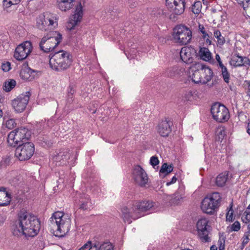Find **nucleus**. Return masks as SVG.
I'll use <instances>...</instances> for the list:
<instances>
[{
    "label": "nucleus",
    "mask_w": 250,
    "mask_h": 250,
    "mask_svg": "<svg viewBox=\"0 0 250 250\" xmlns=\"http://www.w3.org/2000/svg\"><path fill=\"white\" fill-rule=\"evenodd\" d=\"M31 95L30 92L27 91L12 101L11 104L16 112H21L25 110Z\"/></svg>",
    "instance_id": "4468645a"
},
{
    "label": "nucleus",
    "mask_w": 250,
    "mask_h": 250,
    "mask_svg": "<svg viewBox=\"0 0 250 250\" xmlns=\"http://www.w3.org/2000/svg\"><path fill=\"white\" fill-rule=\"evenodd\" d=\"M15 121L14 119H10L6 122V127L10 129L13 128L16 126Z\"/></svg>",
    "instance_id": "a19ab883"
},
{
    "label": "nucleus",
    "mask_w": 250,
    "mask_h": 250,
    "mask_svg": "<svg viewBox=\"0 0 250 250\" xmlns=\"http://www.w3.org/2000/svg\"><path fill=\"white\" fill-rule=\"evenodd\" d=\"M172 123L167 120L162 121L158 126V132L163 137H167L171 131Z\"/></svg>",
    "instance_id": "4be33fe9"
},
{
    "label": "nucleus",
    "mask_w": 250,
    "mask_h": 250,
    "mask_svg": "<svg viewBox=\"0 0 250 250\" xmlns=\"http://www.w3.org/2000/svg\"><path fill=\"white\" fill-rule=\"evenodd\" d=\"M75 92L74 85L70 84L67 90V101L68 103H72L73 102V96Z\"/></svg>",
    "instance_id": "f704fd0d"
},
{
    "label": "nucleus",
    "mask_w": 250,
    "mask_h": 250,
    "mask_svg": "<svg viewBox=\"0 0 250 250\" xmlns=\"http://www.w3.org/2000/svg\"><path fill=\"white\" fill-rule=\"evenodd\" d=\"M242 220L243 223L247 224L250 223V211L247 212V209L243 213L242 217Z\"/></svg>",
    "instance_id": "58836bf2"
},
{
    "label": "nucleus",
    "mask_w": 250,
    "mask_h": 250,
    "mask_svg": "<svg viewBox=\"0 0 250 250\" xmlns=\"http://www.w3.org/2000/svg\"><path fill=\"white\" fill-rule=\"evenodd\" d=\"M132 176L136 183L140 187H145L148 183V178L146 172L139 165L134 168Z\"/></svg>",
    "instance_id": "f3484780"
},
{
    "label": "nucleus",
    "mask_w": 250,
    "mask_h": 250,
    "mask_svg": "<svg viewBox=\"0 0 250 250\" xmlns=\"http://www.w3.org/2000/svg\"><path fill=\"white\" fill-rule=\"evenodd\" d=\"M199 30L203 34V38L206 39V38L208 37V34L206 32L204 26L202 24H199Z\"/></svg>",
    "instance_id": "c03bdc74"
},
{
    "label": "nucleus",
    "mask_w": 250,
    "mask_h": 250,
    "mask_svg": "<svg viewBox=\"0 0 250 250\" xmlns=\"http://www.w3.org/2000/svg\"><path fill=\"white\" fill-rule=\"evenodd\" d=\"M75 0H57V5L62 11L70 10L74 6Z\"/></svg>",
    "instance_id": "b1692460"
},
{
    "label": "nucleus",
    "mask_w": 250,
    "mask_h": 250,
    "mask_svg": "<svg viewBox=\"0 0 250 250\" xmlns=\"http://www.w3.org/2000/svg\"><path fill=\"white\" fill-rule=\"evenodd\" d=\"M69 153L67 151H63L60 152L57 155L54 156L53 160L57 162H61L62 160V162H61V164H64L63 162L69 159Z\"/></svg>",
    "instance_id": "c756f323"
},
{
    "label": "nucleus",
    "mask_w": 250,
    "mask_h": 250,
    "mask_svg": "<svg viewBox=\"0 0 250 250\" xmlns=\"http://www.w3.org/2000/svg\"><path fill=\"white\" fill-rule=\"evenodd\" d=\"M195 53V50L193 48L183 47L180 54L181 59L186 64H191L193 62Z\"/></svg>",
    "instance_id": "aec40b11"
},
{
    "label": "nucleus",
    "mask_w": 250,
    "mask_h": 250,
    "mask_svg": "<svg viewBox=\"0 0 250 250\" xmlns=\"http://www.w3.org/2000/svg\"><path fill=\"white\" fill-rule=\"evenodd\" d=\"M196 91L191 90H188L185 91L184 94L183 98L184 100L186 101H190L191 100L192 97L193 96L194 94Z\"/></svg>",
    "instance_id": "e433bc0d"
},
{
    "label": "nucleus",
    "mask_w": 250,
    "mask_h": 250,
    "mask_svg": "<svg viewBox=\"0 0 250 250\" xmlns=\"http://www.w3.org/2000/svg\"><path fill=\"white\" fill-rule=\"evenodd\" d=\"M184 196V190L182 188H179L173 195H166L165 199L166 201H169V204L171 205H178L183 201Z\"/></svg>",
    "instance_id": "412c9836"
},
{
    "label": "nucleus",
    "mask_w": 250,
    "mask_h": 250,
    "mask_svg": "<svg viewBox=\"0 0 250 250\" xmlns=\"http://www.w3.org/2000/svg\"><path fill=\"white\" fill-rule=\"evenodd\" d=\"M35 152L34 145L32 142L20 144L15 150V156L20 161L29 160Z\"/></svg>",
    "instance_id": "9b49d317"
},
{
    "label": "nucleus",
    "mask_w": 250,
    "mask_h": 250,
    "mask_svg": "<svg viewBox=\"0 0 250 250\" xmlns=\"http://www.w3.org/2000/svg\"><path fill=\"white\" fill-rule=\"evenodd\" d=\"M5 220V218L2 215H0V225L3 224Z\"/></svg>",
    "instance_id": "6e6d98bb"
},
{
    "label": "nucleus",
    "mask_w": 250,
    "mask_h": 250,
    "mask_svg": "<svg viewBox=\"0 0 250 250\" xmlns=\"http://www.w3.org/2000/svg\"><path fill=\"white\" fill-rule=\"evenodd\" d=\"M202 3L200 1H197L194 2L192 6V11L195 14L198 15L201 11Z\"/></svg>",
    "instance_id": "c9c22d12"
},
{
    "label": "nucleus",
    "mask_w": 250,
    "mask_h": 250,
    "mask_svg": "<svg viewBox=\"0 0 250 250\" xmlns=\"http://www.w3.org/2000/svg\"><path fill=\"white\" fill-rule=\"evenodd\" d=\"M233 210H229L226 214V220L232 221L233 220Z\"/></svg>",
    "instance_id": "8fccbe9b"
},
{
    "label": "nucleus",
    "mask_w": 250,
    "mask_h": 250,
    "mask_svg": "<svg viewBox=\"0 0 250 250\" xmlns=\"http://www.w3.org/2000/svg\"><path fill=\"white\" fill-rule=\"evenodd\" d=\"M218 62V64H219V66H220L221 68V67H224V65H223V63H222V62L221 60V61H218V62Z\"/></svg>",
    "instance_id": "680f3d73"
},
{
    "label": "nucleus",
    "mask_w": 250,
    "mask_h": 250,
    "mask_svg": "<svg viewBox=\"0 0 250 250\" xmlns=\"http://www.w3.org/2000/svg\"><path fill=\"white\" fill-rule=\"evenodd\" d=\"M40 222L37 217L26 211H21L18 219L13 224L11 230L14 235L33 236L39 232Z\"/></svg>",
    "instance_id": "f257e3e1"
},
{
    "label": "nucleus",
    "mask_w": 250,
    "mask_h": 250,
    "mask_svg": "<svg viewBox=\"0 0 250 250\" xmlns=\"http://www.w3.org/2000/svg\"><path fill=\"white\" fill-rule=\"evenodd\" d=\"M94 245H96L97 246V247H95V248H94V249L93 250H98V248H99L98 245H99L98 244L97 245L96 244H95Z\"/></svg>",
    "instance_id": "69168bd1"
},
{
    "label": "nucleus",
    "mask_w": 250,
    "mask_h": 250,
    "mask_svg": "<svg viewBox=\"0 0 250 250\" xmlns=\"http://www.w3.org/2000/svg\"><path fill=\"white\" fill-rule=\"evenodd\" d=\"M221 69H222V74L223 73H226V72H228V70H227V68L226 66H224L223 67H221Z\"/></svg>",
    "instance_id": "4d7b16f0"
},
{
    "label": "nucleus",
    "mask_w": 250,
    "mask_h": 250,
    "mask_svg": "<svg viewBox=\"0 0 250 250\" xmlns=\"http://www.w3.org/2000/svg\"><path fill=\"white\" fill-rule=\"evenodd\" d=\"M98 250H113V249L111 243H104L98 248Z\"/></svg>",
    "instance_id": "4c0bfd02"
},
{
    "label": "nucleus",
    "mask_w": 250,
    "mask_h": 250,
    "mask_svg": "<svg viewBox=\"0 0 250 250\" xmlns=\"http://www.w3.org/2000/svg\"><path fill=\"white\" fill-rule=\"evenodd\" d=\"M168 12H164L163 14L169 19L175 21L177 16L183 13L185 9V0H166Z\"/></svg>",
    "instance_id": "6e6552de"
},
{
    "label": "nucleus",
    "mask_w": 250,
    "mask_h": 250,
    "mask_svg": "<svg viewBox=\"0 0 250 250\" xmlns=\"http://www.w3.org/2000/svg\"><path fill=\"white\" fill-rule=\"evenodd\" d=\"M153 207L152 202L148 201L143 202L133 201L123 207L121 211L125 222L130 224L131 219H137L144 215V212Z\"/></svg>",
    "instance_id": "f03ea898"
},
{
    "label": "nucleus",
    "mask_w": 250,
    "mask_h": 250,
    "mask_svg": "<svg viewBox=\"0 0 250 250\" xmlns=\"http://www.w3.org/2000/svg\"><path fill=\"white\" fill-rule=\"evenodd\" d=\"M173 167L172 164L167 165V163H164L161 167L159 173L160 174H164L166 175L170 173L173 170Z\"/></svg>",
    "instance_id": "7c9ffc66"
},
{
    "label": "nucleus",
    "mask_w": 250,
    "mask_h": 250,
    "mask_svg": "<svg viewBox=\"0 0 250 250\" xmlns=\"http://www.w3.org/2000/svg\"><path fill=\"white\" fill-rule=\"evenodd\" d=\"M31 132L26 127H21L11 131L7 137V142L11 146L16 147L19 143L28 140Z\"/></svg>",
    "instance_id": "1a4fd4ad"
},
{
    "label": "nucleus",
    "mask_w": 250,
    "mask_h": 250,
    "mask_svg": "<svg viewBox=\"0 0 250 250\" xmlns=\"http://www.w3.org/2000/svg\"><path fill=\"white\" fill-rule=\"evenodd\" d=\"M232 62L235 67L241 66H247L250 65V60L247 57H242L240 56H233L232 59Z\"/></svg>",
    "instance_id": "393cba45"
},
{
    "label": "nucleus",
    "mask_w": 250,
    "mask_h": 250,
    "mask_svg": "<svg viewBox=\"0 0 250 250\" xmlns=\"http://www.w3.org/2000/svg\"><path fill=\"white\" fill-rule=\"evenodd\" d=\"M206 42L207 43H208L209 44H211V41L208 38H206Z\"/></svg>",
    "instance_id": "e2e57ef3"
},
{
    "label": "nucleus",
    "mask_w": 250,
    "mask_h": 250,
    "mask_svg": "<svg viewBox=\"0 0 250 250\" xmlns=\"http://www.w3.org/2000/svg\"><path fill=\"white\" fill-rule=\"evenodd\" d=\"M191 37V31L186 26L180 25L173 29L172 38L175 42L186 45L190 42Z\"/></svg>",
    "instance_id": "9d476101"
},
{
    "label": "nucleus",
    "mask_w": 250,
    "mask_h": 250,
    "mask_svg": "<svg viewBox=\"0 0 250 250\" xmlns=\"http://www.w3.org/2000/svg\"><path fill=\"white\" fill-rule=\"evenodd\" d=\"M210 250H217V248L215 245H212L210 247Z\"/></svg>",
    "instance_id": "bf43d9fd"
},
{
    "label": "nucleus",
    "mask_w": 250,
    "mask_h": 250,
    "mask_svg": "<svg viewBox=\"0 0 250 250\" xmlns=\"http://www.w3.org/2000/svg\"><path fill=\"white\" fill-rule=\"evenodd\" d=\"M62 40V36L59 32L51 31L42 38L39 43V48L44 53L51 52L55 49Z\"/></svg>",
    "instance_id": "423d86ee"
},
{
    "label": "nucleus",
    "mask_w": 250,
    "mask_h": 250,
    "mask_svg": "<svg viewBox=\"0 0 250 250\" xmlns=\"http://www.w3.org/2000/svg\"><path fill=\"white\" fill-rule=\"evenodd\" d=\"M182 72V68L178 66H174L169 68L166 71V75L169 77H174L180 75Z\"/></svg>",
    "instance_id": "c85d7f7f"
},
{
    "label": "nucleus",
    "mask_w": 250,
    "mask_h": 250,
    "mask_svg": "<svg viewBox=\"0 0 250 250\" xmlns=\"http://www.w3.org/2000/svg\"><path fill=\"white\" fill-rule=\"evenodd\" d=\"M10 201V195L5 190H0V206L8 205Z\"/></svg>",
    "instance_id": "bb28decb"
},
{
    "label": "nucleus",
    "mask_w": 250,
    "mask_h": 250,
    "mask_svg": "<svg viewBox=\"0 0 250 250\" xmlns=\"http://www.w3.org/2000/svg\"><path fill=\"white\" fill-rule=\"evenodd\" d=\"M229 171H226L220 173L216 178V184L218 187H222L225 186L229 178Z\"/></svg>",
    "instance_id": "a878e982"
},
{
    "label": "nucleus",
    "mask_w": 250,
    "mask_h": 250,
    "mask_svg": "<svg viewBox=\"0 0 250 250\" xmlns=\"http://www.w3.org/2000/svg\"><path fill=\"white\" fill-rule=\"evenodd\" d=\"M79 204V208L83 210H88L92 207L90 196L86 194L80 195Z\"/></svg>",
    "instance_id": "5701e85b"
},
{
    "label": "nucleus",
    "mask_w": 250,
    "mask_h": 250,
    "mask_svg": "<svg viewBox=\"0 0 250 250\" xmlns=\"http://www.w3.org/2000/svg\"><path fill=\"white\" fill-rule=\"evenodd\" d=\"M57 25L56 19L50 13L46 12L37 18V26L40 30L46 31Z\"/></svg>",
    "instance_id": "f8f14e48"
},
{
    "label": "nucleus",
    "mask_w": 250,
    "mask_h": 250,
    "mask_svg": "<svg viewBox=\"0 0 250 250\" xmlns=\"http://www.w3.org/2000/svg\"><path fill=\"white\" fill-rule=\"evenodd\" d=\"M49 64L50 67L57 71H61L67 69L72 63L71 56L69 52L63 50H60L54 53H51Z\"/></svg>",
    "instance_id": "20e7f679"
},
{
    "label": "nucleus",
    "mask_w": 250,
    "mask_h": 250,
    "mask_svg": "<svg viewBox=\"0 0 250 250\" xmlns=\"http://www.w3.org/2000/svg\"><path fill=\"white\" fill-rule=\"evenodd\" d=\"M49 226L55 236L62 237L69 230L70 220L65 217L63 212L57 211L50 218Z\"/></svg>",
    "instance_id": "7ed1b4c3"
},
{
    "label": "nucleus",
    "mask_w": 250,
    "mask_h": 250,
    "mask_svg": "<svg viewBox=\"0 0 250 250\" xmlns=\"http://www.w3.org/2000/svg\"><path fill=\"white\" fill-rule=\"evenodd\" d=\"M32 49L31 42L27 41L24 42L16 47L14 57L18 61H22L27 58L31 52Z\"/></svg>",
    "instance_id": "dca6fc26"
},
{
    "label": "nucleus",
    "mask_w": 250,
    "mask_h": 250,
    "mask_svg": "<svg viewBox=\"0 0 250 250\" xmlns=\"http://www.w3.org/2000/svg\"><path fill=\"white\" fill-rule=\"evenodd\" d=\"M247 132L249 135H250V122L248 123V129Z\"/></svg>",
    "instance_id": "052dcab7"
},
{
    "label": "nucleus",
    "mask_w": 250,
    "mask_h": 250,
    "mask_svg": "<svg viewBox=\"0 0 250 250\" xmlns=\"http://www.w3.org/2000/svg\"><path fill=\"white\" fill-rule=\"evenodd\" d=\"M249 241V238L248 236H246L245 238H244L243 241V244L246 245L247 244Z\"/></svg>",
    "instance_id": "5fc2aeb1"
},
{
    "label": "nucleus",
    "mask_w": 250,
    "mask_h": 250,
    "mask_svg": "<svg viewBox=\"0 0 250 250\" xmlns=\"http://www.w3.org/2000/svg\"><path fill=\"white\" fill-rule=\"evenodd\" d=\"M245 83L248 85L247 94L250 97V82L246 81Z\"/></svg>",
    "instance_id": "864d4df0"
},
{
    "label": "nucleus",
    "mask_w": 250,
    "mask_h": 250,
    "mask_svg": "<svg viewBox=\"0 0 250 250\" xmlns=\"http://www.w3.org/2000/svg\"><path fill=\"white\" fill-rule=\"evenodd\" d=\"M177 181V178L175 176H173L170 182L167 183V186H169L171 184L175 183Z\"/></svg>",
    "instance_id": "603ef678"
},
{
    "label": "nucleus",
    "mask_w": 250,
    "mask_h": 250,
    "mask_svg": "<svg viewBox=\"0 0 250 250\" xmlns=\"http://www.w3.org/2000/svg\"><path fill=\"white\" fill-rule=\"evenodd\" d=\"M159 163L158 158L156 156H153L150 158V164L154 168L155 166L158 165Z\"/></svg>",
    "instance_id": "79ce46f5"
},
{
    "label": "nucleus",
    "mask_w": 250,
    "mask_h": 250,
    "mask_svg": "<svg viewBox=\"0 0 250 250\" xmlns=\"http://www.w3.org/2000/svg\"><path fill=\"white\" fill-rule=\"evenodd\" d=\"M221 197L218 192H214L206 196L203 200L201 204L202 211L208 214H213L219 208Z\"/></svg>",
    "instance_id": "0eeeda50"
},
{
    "label": "nucleus",
    "mask_w": 250,
    "mask_h": 250,
    "mask_svg": "<svg viewBox=\"0 0 250 250\" xmlns=\"http://www.w3.org/2000/svg\"><path fill=\"white\" fill-rule=\"evenodd\" d=\"M199 55L202 60L206 62H208L212 59L211 53L209 49L206 47L200 48Z\"/></svg>",
    "instance_id": "cd10ccee"
},
{
    "label": "nucleus",
    "mask_w": 250,
    "mask_h": 250,
    "mask_svg": "<svg viewBox=\"0 0 250 250\" xmlns=\"http://www.w3.org/2000/svg\"><path fill=\"white\" fill-rule=\"evenodd\" d=\"M210 112L213 118L219 122H226L229 117V110L223 104L218 103L212 104Z\"/></svg>",
    "instance_id": "ddd939ff"
},
{
    "label": "nucleus",
    "mask_w": 250,
    "mask_h": 250,
    "mask_svg": "<svg viewBox=\"0 0 250 250\" xmlns=\"http://www.w3.org/2000/svg\"><path fill=\"white\" fill-rule=\"evenodd\" d=\"M222 77H223V78L224 79V81L227 83H229V73L228 72H226V73H223L222 74Z\"/></svg>",
    "instance_id": "3c124183"
},
{
    "label": "nucleus",
    "mask_w": 250,
    "mask_h": 250,
    "mask_svg": "<svg viewBox=\"0 0 250 250\" xmlns=\"http://www.w3.org/2000/svg\"><path fill=\"white\" fill-rule=\"evenodd\" d=\"M214 36L217 39V44L219 46H222L225 43V39L222 36L220 31L218 30H215L213 33Z\"/></svg>",
    "instance_id": "473e14b6"
},
{
    "label": "nucleus",
    "mask_w": 250,
    "mask_h": 250,
    "mask_svg": "<svg viewBox=\"0 0 250 250\" xmlns=\"http://www.w3.org/2000/svg\"><path fill=\"white\" fill-rule=\"evenodd\" d=\"M225 238H223L222 239H219L218 241V243L219 245V250H225Z\"/></svg>",
    "instance_id": "49530a36"
},
{
    "label": "nucleus",
    "mask_w": 250,
    "mask_h": 250,
    "mask_svg": "<svg viewBox=\"0 0 250 250\" xmlns=\"http://www.w3.org/2000/svg\"><path fill=\"white\" fill-rule=\"evenodd\" d=\"M248 228L249 229V232L250 233V224H249V225H248Z\"/></svg>",
    "instance_id": "774afa93"
},
{
    "label": "nucleus",
    "mask_w": 250,
    "mask_h": 250,
    "mask_svg": "<svg viewBox=\"0 0 250 250\" xmlns=\"http://www.w3.org/2000/svg\"><path fill=\"white\" fill-rule=\"evenodd\" d=\"M16 84V82L13 79H11L4 83L3 89L6 92H9L15 86Z\"/></svg>",
    "instance_id": "2f4dec72"
},
{
    "label": "nucleus",
    "mask_w": 250,
    "mask_h": 250,
    "mask_svg": "<svg viewBox=\"0 0 250 250\" xmlns=\"http://www.w3.org/2000/svg\"><path fill=\"white\" fill-rule=\"evenodd\" d=\"M215 59L217 62L221 61L220 56L217 54L215 55Z\"/></svg>",
    "instance_id": "13d9d810"
},
{
    "label": "nucleus",
    "mask_w": 250,
    "mask_h": 250,
    "mask_svg": "<svg viewBox=\"0 0 250 250\" xmlns=\"http://www.w3.org/2000/svg\"><path fill=\"white\" fill-rule=\"evenodd\" d=\"M208 221L207 219L202 218L198 221L196 224L198 236L203 242H208L210 241L208 236L210 229V226L208 225Z\"/></svg>",
    "instance_id": "2eb2a0df"
},
{
    "label": "nucleus",
    "mask_w": 250,
    "mask_h": 250,
    "mask_svg": "<svg viewBox=\"0 0 250 250\" xmlns=\"http://www.w3.org/2000/svg\"><path fill=\"white\" fill-rule=\"evenodd\" d=\"M21 1V0H3V4L9 7L11 5L18 4Z\"/></svg>",
    "instance_id": "ea45409f"
},
{
    "label": "nucleus",
    "mask_w": 250,
    "mask_h": 250,
    "mask_svg": "<svg viewBox=\"0 0 250 250\" xmlns=\"http://www.w3.org/2000/svg\"><path fill=\"white\" fill-rule=\"evenodd\" d=\"M90 247H93V246H92L91 241H88L86 243H85L83 246L80 248L78 250H85L87 249H89Z\"/></svg>",
    "instance_id": "09e8293b"
},
{
    "label": "nucleus",
    "mask_w": 250,
    "mask_h": 250,
    "mask_svg": "<svg viewBox=\"0 0 250 250\" xmlns=\"http://www.w3.org/2000/svg\"><path fill=\"white\" fill-rule=\"evenodd\" d=\"M83 16V7L81 2L76 6L74 14L70 18L67 28L70 31L75 29V27L80 23Z\"/></svg>",
    "instance_id": "a211bd4d"
},
{
    "label": "nucleus",
    "mask_w": 250,
    "mask_h": 250,
    "mask_svg": "<svg viewBox=\"0 0 250 250\" xmlns=\"http://www.w3.org/2000/svg\"><path fill=\"white\" fill-rule=\"evenodd\" d=\"M1 69L4 72H8L10 69V63L7 62L5 63H2L1 65Z\"/></svg>",
    "instance_id": "de8ad7c7"
},
{
    "label": "nucleus",
    "mask_w": 250,
    "mask_h": 250,
    "mask_svg": "<svg viewBox=\"0 0 250 250\" xmlns=\"http://www.w3.org/2000/svg\"><path fill=\"white\" fill-rule=\"evenodd\" d=\"M240 229V224L238 221H235L231 227L232 231H237Z\"/></svg>",
    "instance_id": "a18cd8bd"
},
{
    "label": "nucleus",
    "mask_w": 250,
    "mask_h": 250,
    "mask_svg": "<svg viewBox=\"0 0 250 250\" xmlns=\"http://www.w3.org/2000/svg\"><path fill=\"white\" fill-rule=\"evenodd\" d=\"M194 72L191 79L196 84H205L209 82L213 77V71L211 68L206 65L196 62L193 67Z\"/></svg>",
    "instance_id": "39448f33"
},
{
    "label": "nucleus",
    "mask_w": 250,
    "mask_h": 250,
    "mask_svg": "<svg viewBox=\"0 0 250 250\" xmlns=\"http://www.w3.org/2000/svg\"><path fill=\"white\" fill-rule=\"evenodd\" d=\"M216 140L218 141L222 142L226 135L225 128L224 127H218L216 130Z\"/></svg>",
    "instance_id": "72a5a7b5"
},
{
    "label": "nucleus",
    "mask_w": 250,
    "mask_h": 250,
    "mask_svg": "<svg viewBox=\"0 0 250 250\" xmlns=\"http://www.w3.org/2000/svg\"><path fill=\"white\" fill-rule=\"evenodd\" d=\"M41 73V71L33 70L30 68L27 64H24L21 71L20 76L23 80L30 81Z\"/></svg>",
    "instance_id": "6ab92c4d"
},
{
    "label": "nucleus",
    "mask_w": 250,
    "mask_h": 250,
    "mask_svg": "<svg viewBox=\"0 0 250 250\" xmlns=\"http://www.w3.org/2000/svg\"><path fill=\"white\" fill-rule=\"evenodd\" d=\"M3 115V112L1 110H0V118H1L2 116Z\"/></svg>",
    "instance_id": "338daca9"
},
{
    "label": "nucleus",
    "mask_w": 250,
    "mask_h": 250,
    "mask_svg": "<svg viewBox=\"0 0 250 250\" xmlns=\"http://www.w3.org/2000/svg\"><path fill=\"white\" fill-rule=\"evenodd\" d=\"M95 247H97V246L96 245H93V247H90V249H88V250H93L94 249V248H95Z\"/></svg>",
    "instance_id": "0e129e2a"
},
{
    "label": "nucleus",
    "mask_w": 250,
    "mask_h": 250,
    "mask_svg": "<svg viewBox=\"0 0 250 250\" xmlns=\"http://www.w3.org/2000/svg\"><path fill=\"white\" fill-rule=\"evenodd\" d=\"M136 51L135 50L130 49V52H128L127 51H125V53L128 59H131L134 58L136 55Z\"/></svg>",
    "instance_id": "37998d69"
}]
</instances>
